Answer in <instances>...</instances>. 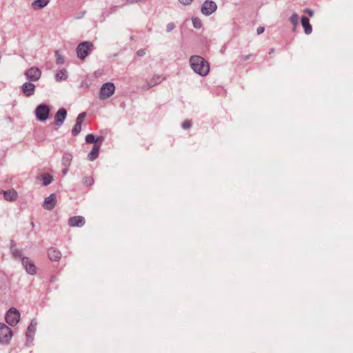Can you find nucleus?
I'll list each match as a JSON object with an SVG mask.
<instances>
[{
    "mask_svg": "<svg viewBox=\"0 0 353 353\" xmlns=\"http://www.w3.org/2000/svg\"><path fill=\"white\" fill-rule=\"evenodd\" d=\"M190 63L192 69L201 76H206L210 71L208 62L201 56H192Z\"/></svg>",
    "mask_w": 353,
    "mask_h": 353,
    "instance_id": "obj_1",
    "label": "nucleus"
},
{
    "mask_svg": "<svg viewBox=\"0 0 353 353\" xmlns=\"http://www.w3.org/2000/svg\"><path fill=\"white\" fill-rule=\"evenodd\" d=\"M92 47L93 44L91 42H81L77 48V57L81 60L85 59Z\"/></svg>",
    "mask_w": 353,
    "mask_h": 353,
    "instance_id": "obj_2",
    "label": "nucleus"
},
{
    "mask_svg": "<svg viewBox=\"0 0 353 353\" xmlns=\"http://www.w3.org/2000/svg\"><path fill=\"white\" fill-rule=\"evenodd\" d=\"M12 332L4 323H0V343L8 344L11 340Z\"/></svg>",
    "mask_w": 353,
    "mask_h": 353,
    "instance_id": "obj_3",
    "label": "nucleus"
},
{
    "mask_svg": "<svg viewBox=\"0 0 353 353\" xmlns=\"http://www.w3.org/2000/svg\"><path fill=\"white\" fill-rule=\"evenodd\" d=\"M115 87L112 83H106L102 85L100 90L99 98L102 100L110 97L114 92Z\"/></svg>",
    "mask_w": 353,
    "mask_h": 353,
    "instance_id": "obj_4",
    "label": "nucleus"
},
{
    "mask_svg": "<svg viewBox=\"0 0 353 353\" xmlns=\"http://www.w3.org/2000/svg\"><path fill=\"white\" fill-rule=\"evenodd\" d=\"M20 319V314L15 308H10L6 314V322L11 326L16 325Z\"/></svg>",
    "mask_w": 353,
    "mask_h": 353,
    "instance_id": "obj_5",
    "label": "nucleus"
},
{
    "mask_svg": "<svg viewBox=\"0 0 353 353\" xmlns=\"http://www.w3.org/2000/svg\"><path fill=\"white\" fill-rule=\"evenodd\" d=\"M50 109L46 105H39L35 110V114L38 120L46 121L49 116Z\"/></svg>",
    "mask_w": 353,
    "mask_h": 353,
    "instance_id": "obj_6",
    "label": "nucleus"
},
{
    "mask_svg": "<svg viewBox=\"0 0 353 353\" xmlns=\"http://www.w3.org/2000/svg\"><path fill=\"white\" fill-rule=\"evenodd\" d=\"M25 75L30 81H37L41 78V72L37 67H31L26 71Z\"/></svg>",
    "mask_w": 353,
    "mask_h": 353,
    "instance_id": "obj_7",
    "label": "nucleus"
},
{
    "mask_svg": "<svg viewBox=\"0 0 353 353\" xmlns=\"http://www.w3.org/2000/svg\"><path fill=\"white\" fill-rule=\"evenodd\" d=\"M216 8L217 6L215 2L211 0H206L201 7V12L204 15L208 16L212 14Z\"/></svg>",
    "mask_w": 353,
    "mask_h": 353,
    "instance_id": "obj_8",
    "label": "nucleus"
},
{
    "mask_svg": "<svg viewBox=\"0 0 353 353\" xmlns=\"http://www.w3.org/2000/svg\"><path fill=\"white\" fill-rule=\"evenodd\" d=\"M85 117V112H81L78 115L77 118L76 124L72 130V134L73 136H77L80 133L81 130V124L84 121Z\"/></svg>",
    "mask_w": 353,
    "mask_h": 353,
    "instance_id": "obj_9",
    "label": "nucleus"
},
{
    "mask_svg": "<svg viewBox=\"0 0 353 353\" xmlns=\"http://www.w3.org/2000/svg\"><path fill=\"white\" fill-rule=\"evenodd\" d=\"M22 263L28 274L32 275L36 274L37 269L32 260L27 257L23 258Z\"/></svg>",
    "mask_w": 353,
    "mask_h": 353,
    "instance_id": "obj_10",
    "label": "nucleus"
},
{
    "mask_svg": "<svg viewBox=\"0 0 353 353\" xmlns=\"http://www.w3.org/2000/svg\"><path fill=\"white\" fill-rule=\"evenodd\" d=\"M85 223V219L82 216H75L68 219V225L71 227H82Z\"/></svg>",
    "mask_w": 353,
    "mask_h": 353,
    "instance_id": "obj_11",
    "label": "nucleus"
},
{
    "mask_svg": "<svg viewBox=\"0 0 353 353\" xmlns=\"http://www.w3.org/2000/svg\"><path fill=\"white\" fill-rule=\"evenodd\" d=\"M22 92L26 97H30L34 94L35 85L31 82H26L23 84Z\"/></svg>",
    "mask_w": 353,
    "mask_h": 353,
    "instance_id": "obj_12",
    "label": "nucleus"
},
{
    "mask_svg": "<svg viewBox=\"0 0 353 353\" xmlns=\"http://www.w3.org/2000/svg\"><path fill=\"white\" fill-rule=\"evenodd\" d=\"M57 203V198L54 194H51L48 197L46 198L43 203V208L46 210H52Z\"/></svg>",
    "mask_w": 353,
    "mask_h": 353,
    "instance_id": "obj_13",
    "label": "nucleus"
},
{
    "mask_svg": "<svg viewBox=\"0 0 353 353\" xmlns=\"http://www.w3.org/2000/svg\"><path fill=\"white\" fill-rule=\"evenodd\" d=\"M66 114L67 111L65 109H59L54 116L55 123L59 126L61 125L65 121Z\"/></svg>",
    "mask_w": 353,
    "mask_h": 353,
    "instance_id": "obj_14",
    "label": "nucleus"
},
{
    "mask_svg": "<svg viewBox=\"0 0 353 353\" xmlns=\"http://www.w3.org/2000/svg\"><path fill=\"white\" fill-rule=\"evenodd\" d=\"M48 257L51 261H57L61 259V254L59 250L50 248L48 252Z\"/></svg>",
    "mask_w": 353,
    "mask_h": 353,
    "instance_id": "obj_15",
    "label": "nucleus"
},
{
    "mask_svg": "<svg viewBox=\"0 0 353 353\" xmlns=\"http://www.w3.org/2000/svg\"><path fill=\"white\" fill-rule=\"evenodd\" d=\"M301 24L304 28L305 33L306 34H310L312 31V26L310 23V20L306 17H303L301 18Z\"/></svg>",
    "mask_w": 353,
    "mask_h": 353,
    "instance_id": "obj_16",
    "label": "nucleus"
},
{
    "mask_svg": "<svg viewBox=\"0 0 353 353\" xmlns=\"http://www.w3.org/2000/svg\"><path fill=\"white\" fill-rule=\"evenodd\" d=\"M163 80V78L161 76L156 75L151 78V79L147 81L146 84L144 85L145 88L148 89L150 88L155 85L158 84Z\"/></svg>",
    "mask_w": 353,
    "mask_h": 353,
    "instance_id": "obj_17",
    "label": "nucleus"
},
{
    "mask_svg": "<svg viewBox=\"0 0 353 353\" xmlns=\"http://www.w3.org/2000/svg\"><path fill=\"white\" fill-rule=\"evenodd\" d=\"M100 145L97 144H94L91 152L88 155V159L90 161H94L98 157L99 152Z\"/></svg>",
    "mask_w": 353,
    "mask_h": 353,
    "instance_id": "obj_18",
    "label": "nucleus"
},
{
    "mask_svg": "<svg viewBox=\"0 0 353 353\" xmlns=\"http://www.w3.org/2000/svg\"><path fill=\"white\" fill-rule=\"evenodd\" d=\"M3 194H4V198L8 201H14V200H16V199L17 197V193L13 189L9 190L8 191H4Z\"/></svg>",
    "mask_w": 353,
    "mask_h": 353,
    "instance_id": "obj_19",
    "label": "nucleus"
},
{
    "mask_svg": "<svg viewBox=\"0 0 353 353\" xmlns=\"http://www.w3.org/2000/svg\"><path fill=\"white\" fill-rule=\"evenodd\" d=\"M49 2V0H35L32 6L34 8H42L45 7Z\"/></svg>",
    "mask_w": 353,
    "mask_h": 353,
    "instance_id": "obj_20",
    "label": "nucleus"
},
{
    "mask_svg": "<svg viewBox=\"0 0 353 353\" xmlns=\"http://www.w3.org/2000/svg\"><path fill=\"white\" fill-rule=\"evenodd\" d=\"M56 79L58 81L65 80L68 77L67 72L65 70L62 69L58 71L55 75Z\"/></svg>",
    "mask_w": 353,
    "mask_h": 353,
    "instance_id": "obj_21",
    "label": "nucleus"
},
{
    "mask_svg": "<svg viewBox=\"0 0 353 353\" xmlns=\"http://www.w3.org/2000/svg\"><path fill=\"white\" fill-rule=\"evenodd\" d=\"M52 181V176L50 174H45L43 176V185H48Z\"/></svg>",
    "mask_w": 353,
    "mask_h": 353,
    "instance_id": "obj_22",
    "label": "nucleus"
},
{
    "mask_svg": "<svg viewBox=\"0 0 353 353\" xmlns=\"http://www.w3.org/2000/svg\"><path fill=\"white\" fill-rule=\"evenodd\" d=\"M192 23L194 28H200L202 26L201 21L197 17L192 18Z\"/></svg>",
    "mask_w": 353,
    "mask_h": 353,
    "instance_id": "obj_23",
    "label": "nucleus"
},
{
    "mask_svg": "<svg viewBox=\"0 0 353 353\" xmlns=\"http://www.w3.org/2000/svg\"><path fill=\"white\" fill-rule=\"evenodd\" d=\"M290 22L294 25L296 26L299 23V16L296 14H293L290 18Z\"/></svg>",
    "mask_w": 353,
    "mask_h": 353,
    "instance_id": "obj_24",
    "label": "nucleus"
},
{
    "mask_svg": "<svg viewBox=\"0 0 353 353\" xmlns=\"http://www.w3.org/2000/svg\"><path fill=\"white\" fill-rule=\"evenodd\" d=\"M85 141L88 143H95V142H96L95 137L92 134H89L85 137Z\"/></svg>",
    "mask_w": 353,
    "mask_h": 353,
    "instance_id": "obj_25",
    "label": "nucleus"
},
{
    "mask_svg": "<svg viewBox=\"0 0 353 353\" xmlns=\"http://www.w3.org/2000/svg\"><path fill=\"white\" fill-rule=\"evenodd\" d=\"M57 57V64H63L64 63L63 57L59 53V52H56L55 53Z\"/></svg>",
    "mask_w": 353,
    "mask_h": 353,
    "instance_id": "obj_26",
    "label": "nucleus"
},
{
    "mask_svg": "<svg viewBox=\"0 0 353 353\" xmlns=\"http://www.w3.org/2000/svg\"><path fill=\"white\" fill-rule=\"evenodd\" d=\"M93 181V179L91 176H86L83 179V183L86 185H92Z\"/></svg>",
    "mask_w": 353,
    "mask_h": 353,
    "instance_id": "obj_27",
    "label": "nucleus"
},
{
    "mask_svg": "<svg viewBox=\"0 0 353 353\" xmlns=\"http://www.w3.org/2000/svg\"><path fill=\"white\" fill-rule=\"evenodd\" d=\"M191 125L192 123L190 121H185L182 124V127L184 129H188L191 126Z\"/></svg>",
    "mask_w": 353,
    "mask_h": 353,
    "instance_id": "obj_28",
    "label": "nucleus"
},
{
    "mask_svg": "<svg viewBox=\"0 0 353 353\" xmlns=\"http://www.w3.org/2000/svg\"><path fill=\"white\" fill-rule=\"evenodd\" d=\"M34 325H32V323H31L28 327V330H27V336H29V334L31 333L32 332H34Z\"/></svg>",
    "mask_w": 353,
    "mask_h": 353,
    "instance_id": "obj_29",
    "label": "nucleus"
},
{
    "mask_svg": "<svg viewBox=\"0 0 353 353\" xmlns=\"http://www.w3.org/2000/svg\"><path fill=\"white\" fill-rule=\"evenodd\" d=\"M137 54L139 57H143L145 54V50L143 49H140L137 52Z\"/></svg>",
    "mask_w": 353,
    "mask_h": 353,
    "instance_id": "obj_30",
    "label": "nucleus"
},
{
    "mask_svg": "<svg viewBox=\"0 0 353 353\" xmlns=\"http://www.w3.org/2000/svg\"><path fill=\"white\" fill-rule=\"evenodd\" d=\"M183 5H190L193 0H179Z\"/></svg>",
    "mask_w": 353,
    "mask_h": 353,
    "instance_id": "obj_31",
    "label": "nucleus"
},
{
    "mask_svg": "<svg viewBox=\"0 0 353 353\" xmlns=\"http://www.w3.org/2000/svg\"><path fill=\"white\" fill-rule=\"evenodd\" d=\"M257 34H260L264 32V28L259 26L256 30Z\"/></svg>",
    "mask_w": 353,
    "mask_h": 353,
    "instance_id": "obj_32",
    "label": "nucleus"
},
{
    "mask_svg": "<svg viewBox=\"0 0 353 353\" xmlns=\"http://www.w3.org/2000/svg\"><path fill=\"white\" fill-rule=\"evenodd\" d=\"M95 140H96L95 144H97V143H101L103 141V137H98L97 138L95 137Z\"/></svg>",
    "mask_w": 353,
    "mask_h": 353,
    "instance_id": "obj_33",
    "label": "nucleus"
},
{
    "mask_svg": "<svg viewBox=\"0 0 353 353\" xmlns=\"http://www.w3.org/2000/svg\"><path fill=\"white\" fill-rule=\"evenodd\" d=\"M174 27L173 23H169L167 26L168 30H172Z\"/></svg>",
    "mask_w": 353,
    "mask_h": 353,
    "instance_id": "obj_34",
    "label": "nucleus"
},
{
    "mask_svg": "<svg viewBox=\"0 0 353 353\" xmlns=\"http://www.w3.org/2000/svg\"><path fill=\"white\" fill-rule=\"evenodd\" d=\"M14 255L15 256H21V252L20 251H18V250H16L15 252H14Z\"/></svg>",
    "mask_w": 353,
    "mask_h": 353,
    "instance_id": "obj_35",
    "label": "nucleus"
},
{
    "mask_svg": "<svg viewBox=\"0 0 353 353\" xmlns=\"http://www.w3.org/2000/svg\"><path fill=\"white\" fill-rule=\"evenodd\" d=\"M310 17L313 16V11L311 10H306L305 11Z\"/></svg>",
    "mask_w": 353,
    "mask_h": 353,
    "instance_id": "obj_36",
    "label": "nucleus"
},
{
    "mask_svg": "<svg viewBox=\"0 0 353 353\" xmlns=\"http://www.w3.org/2000/svg\"><path fill=\"white\" fill-rule=\"evenodd\" d=\"M250 57H251V55L244 56V57H242V60H243V61H246V60H248Z\"/></svg>",
    "mask_w": 353,
    "mask_h": 353,
    "instance_id": "obj_37",
    "label": "nucleus"
},
{
    "mask_svg": "<svg viewBox=\"0 0 353 353\" xmlns=\"http://www.w3.org/2000/svg\"><path fill=\"white\" fill-rule=\"evenodd\" d=\"M66 172H67V170H63V173L64 174H66Z\"/></svg>",
    "mask_w": 353,
    "mask_h": 353,
    "instance_id": "obj_38",
    "label": "nucleus"
},
{
    "mask_svg": "<svg viewBox=\"0 0 353 353\" xmlns=\"http://www.w3.org/2000/svg\"><path fill=\"white\" fill-rule=\"evenodd\" d=\"M274 51V49H272V50H271V51L270 52V53H272V52H273Z\"/></svg>",
    "mask_w": 353,
    "mask_h": 353,
    "instance_id": "obj_39",
    "label": "nucleus"
}]
</instances>
